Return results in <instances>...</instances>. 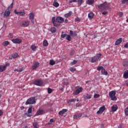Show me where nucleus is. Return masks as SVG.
Masks as SVG:
<instances>
[{"mask_svg":"<svg viewBox=\"0 0 128 128\" xmlns=\"http://www.w3.org/2000/svg\"><path fill=\"white\" fill-rule=\"evenodd\" d=\"M64 22V18L62 16H57L56 19V17L54 16L52 19V22L53 23L54 26L58 28L60 26V24H62Z\"/></svg>","mask_w":128,"mask_h":128,"instance_id":"nucleus-1","label":"nucleus"},{"mask_svg":"<svg viewBox=\"0 0 128 128\" xmlns=\"http://www.w3.org/2000/svg\"><path fill=\"white\" fill-rule=\"evenodd\" d=\"M98 8L101 10H106L110 8V4H108V2H105L104 3L98 6Z\"/></svg>","mask_w":128,"mask_h":128,"instance_id":"nucleus-2","label":"nucleus"},{"mask_svg":"<svg viewBox=\"0 0 128 128\" xmlns=\"http://www.w3.org/2000/svg\"><path fill=\"white\" fill-rule=\"evenodd\" d=\"M36 97L33 96L28 99L25 104H26V106H28V104H36Z\"/></svg>","mask_w":128,"mask_h":128,"instance_id":"nucleus-3","label":"nucleus"},{"mask_svg":"<svg viewBox=\"0 0 128 128\" xmlns=\"http://www.w3.org/2000/svg\"><path fill=\"white\" fill-rule=\"evenodd\" d=\"M100 56H102V54L100 53L98 54L96 56H94L92 58L91 62H98L100 60Z\"/></svg>","mask_w":128,"mask_h":128,"instance_id":"nucleus-4","label":"nucleus"},{"mask_svg":"<svg viewBox=\"0 0 128 128\" xmlns=\"http://www.w3.org/2000/svg\"><path fill=\"white\" fill-rule=\"evenodd\" d=\"M100 70H102L101 71L102 74H103L104 76H108V72L106 70V69H104V66H98L97 70L100 71Z\"/></svg>","mask_w":128,"mask_h":128,"instance_id":"nucleus-5","label":"nucleus"},{"mask_svg":"<svg viewBox=\"0 0 128 128\" xmlns=\"http://www.w3.org/2000/svg\"><path fill=\"white\" fill-rule=\"evenodd\" d=\"M109 96L110 98L112 100H116L117 98L116 96V92L114 91H111L109 92Z\"/></svg>","mask_w":128,"mask_h":128,"instance_id":"nucleus-6","label":"nucleus"},{"mask_svg":"<svg viewBox=\"0 0 128 128\" xmlns=\"http://www.w3.org/2000/svg\"><path fill=\"white\" fill-rule=\"evenodd\" d=\"M8 66H10V63H6L5 65H0V72H4L6 70V68Z\"/></svg>","mask_w":128,"mask_h":128,"instance_id":"nucleus-7","label":"nucleus"},{"mask_svg":"<svg viewBox=\"0 0 128 128\" xmlns=\"http://www.w3.org/2000/svg\"><path fill=\"white\" fill-rule=\"evenodd\" d=\"M42 84H44V82L42 80L40 79L36 80L34 82V84H35V86H42Z\"/></svg>","mask_w":128,"mask_h":128,"instance_id":"nucleus-8","label":"nucleus"},{"mask_svg":"<svg viewBox=\"0 0 128 128\" xmlns=\"http://www.w3.org/2000/svg\"><path fill=\"white\" fill-rule=\"evenodd\" d=\"M32 108H33V106L31 105L30 106L29 108H28V114L26 113V116H28V118H30V116H32V114H32Z\"/></svg>","mask_w":128,"mask_h":128,"instance_id":"nucleus-9","label":"nucleus"},{"mask_svg":"<svg viewBox=\"0 0 128 128\" xmlns=\"http://www.w3.org/2000/svg\"><path fill=\"white\" fill-rule=\"evenodd\" d=\"M14 12L16 14H18V16H24V14H26V12L24 10H22V12H18L16 10H14Z\"/></svg>","mask_w":128,"mask_h":128,"instance_id":"nucleus-10","label":"nucleus"},{"mask_svg":"<svg viewBox=\"0 0 128 128\" xmlns=\"http://www.w3.org/2000/svg\"><path fill=\"white\" fill-rule=\"evenodd\" d=\"M28 16H29V20H30L32 24H34V14L30 13L28 14Z\"/></svg>","mask_w":128,"mask_h":128,"instance_id":"nucleus-11","label":"nucleus"},{"mask_svg":"<svg viewBox=\"0 0 128 128\" xmlns=\"http://www.w3.org/2000/svg\"><path fill=\"white\" fill-rule=\"evenodd\" d=\"M82 90L83 88L82 87H80L78 89H76L75 91L74 92L73 94L74 96H78V94H80V92H82Z\"/></svg>","mask_w":128,"mask_h":128,"instance_id":"nucleus-12","label":"nucleus"},{"mask_svg":"<svg viewBox=\"0 0 128 128\" xmlns=\"http://www.w3.org/2000/svg\"><path fill=\"white\" fill-rule=\"evenodd\" d=\"M105 110H106V106H103L99 108V110H98L96 112V114H102V112H104Z\"/></svg>","mask_w":128,"mask_h":128,"instance_id":"nucleus-13","label":"nucleus"},{"mask_svg":"<svg viewBox=\"0 0 128 128\" xmlns=\"http://www.w3.org/2000/svg\"><path fill=\"white\" fill-rule=\"evenodd\" d=\"M30 22H28V20L22 21L21 23L22 26H23L24 28H26L27 26H28Z\"/></svg>","mask_w":128,"mask_h":128,"instance_id":"nucleus-14","label":"nucleus"},{"mask_svg":"<svg viewBox=\"0 0 128 128\" xmlns=\"http://www.w3.org/2000/svg\"><path fill=\"white\" fill-rule=\"evenodd\" d=\"M12 42H14V44H20L22 42V40L20 38H16L15 39L12 40Z\"/></svg>","mask_w":128,"mask_h":128,"instance_id":"nucleus-15","label":"nucleus"},{"mask_svg":"<svg viewBox=\"0 0 128 128\" xmlns=\"http://www.w3.org/2000/svg\"><path fill=\"white\" fill-rule=\"evenodd\" d=\"M10 10L6 9L4 14V18H8V16H10Z\"/></svg>","mask_w":128,"mask_h":128,"instance_id":"nucleus-16","label":"nucleus"},{"mask_svg":"<svg viewBox=\"0 0 128 128\" xmlns=\"http://www.w3.org/2000/svg\"><path fill=\"white\" fill-rule=\"evenodd\" d=\"M40 66V62H35L33 64V65L32 68V70H36L37 68Z\"/></svg>","mask_w":128,"mask_h":128,"instance_id":"nucleus-17","label":"nucleus"},{"mask_svg":"<svg viewBox=\"0 0 128 128\" xmlns=\"http://www.w3.org/2000/svg\"><path fill=\"white\" fill-rule=\"evenodd\" d=\"M44 112L42 110L39 109L36 112V116H40L41 114H44Z\"/></svg>","mask_w":128,"mask_h":128,"instance_id":"nucleus-18","label":"nucleus"},{"mask_svg":"<svg viewBox=\"0 0 128 128\" xmlns=\"http://www.w3.org/2000/svg\"><path fill=\"white\" fill-rule=\"evenodd\" d=\"M122 38H120L118 39L115 42V46H119V44H122Z\"/></svg>","mask_w":128,"mask_h":128,"instance_id":"nucleus-19","label":"nucleus"},{"mask_svg":"<svg viewBox=\"0 0 128 128\" xmlns=\"http://www.w3.org/2000/svg\"><path fill=\"white\" fill-rule=\"evenodd\" d=\"M82 114V113H79V114H76L74 116V118L75 120H78V118H80Z\"/></svg>","mask_w":128,"mask_h":128,"instance_id":"nucleus-20","label":"nucleus"},{"mask_svg":"<svg viewBox=\"0 0 128 128\" xmlns=\"http://www.w3.org/2000/svg\"><path fill=\"white\" fill-rule=\"evenodd\" d=\"M68 109H62V110L58 112V114L60 116H63L64 114L66 112H68Z\"/></svg>","mask_w":128,"mask_h":128,"instance_id":"nucleus-21","label":"nucleus"},{"mask_svg":"<svg viewBox=\"0 0 128 128\" xmlns=\"http://www.w3.org/2000/svg\"><path fill=\"white\" fill-rule=\"evenodd\" d=\"M86 2L87 4H89V6H92V4H94V0H88Z\"/></svg>","mask_w":128,"mask_h":128,"instance_id":"nucleus-22","label":"nucleus"},{"mask_svg":"<svg viewBox=\"0 0 128 128\" xmlns=\"http://www.w3.org/2000/svg\"><path fill=\"white\" fill-rule=\"evenodd\" d=\"M70 36H76L77 34H76V32H72V30H70Z\"/></svg>","mask_w":128,"mask_h":128,"instance_id":"nucleus-23","label":"nucleus"},{"mask_svg":"<svg viewBox=\"0 0 128 128\" xmlns=\"http://www.w3.org/2000/svg\"><path fill=\"white\" fill-rule=\"evenodd\" d=\"M37 46H36L35 44H33L32 46H30V48L32 50H33V52H36V48H37Z\"/></svg>","mask_w":128,"mask_h":128,"instance_id":"nucleus-24","label":"nucleus"},{"mask_svg":"<svg viewBox=\"0 0 128 128\" xmlns=\"http://www.w3.org/2000/svg\"><path fill=\"white\" fill-rule=\"evenodd\" d=\"M124 78H128V70L125 71L123 74Z\"/></svg>","mask_w":128,"mask_h":128,"instance_id":"nucleus-25","label":"nucleus"},{"mask_svg":"<svg viewBox=\"0 0 128 128\" xmlns=\"http://www.w3.org/2000/svg\"><path fill=\"white\" fill-rule=\"evenodd\" d=\"M118 106L116 105L113 106L112 107V112H116V110H118Z\"/></svg>","mask_w":128,"mask_h":128,"instance_id":"nucleus-26","label":"nucleus"},{"mask_svg":"<svg viewBox=\"0 0 128 128\" xmlns=\"http://www.w3.org/2000/svg\"><path fill=\"white\" fill-rule=\"evenodd\" d=\"M50 32L52 34H54V32H56V28L54 27H51Z\"/></svg>","mask_w":128,"mask_h":128,"instance_id":"nucleus-27","label":"nucleus"},{"mask_svg":"<svg viewBox=\"0 0 128 128\" xmlns=\"http://www.w3.org/2000/svg\"><path fill=\"white\" fill-rule=\"evenodd\" d=\"M32 126H34V128H38L40 127V125H38V122H33Z\"/></svg>","mask_w":128,"mask_h":128,"instance_id":"nucleus-28","label":"nucleus"},{"mask_svg":"<svg viewBox=\"0 0 128 128\" xmlns=\"http://www.w3.org/2000/svg\"><path fill=\"white\" fill-rule=\"evenodd\" d=\"M72 12H70L68 13L65 14L64 16V18H70V16H72Z\"/></svg>","mask_w":128,"mask_h":128,"instance_id":"nucleus-29","label":"nucleus"},{"mask_svg":"<svg viewBox=\"0 0 128 128\" xmlns=\"http://www.w3.org/2000/svg\"><path fill=\"white\" fill-rule=\"evenodd\" d=\"M88 16L89 18H92L94 16V14L92 12H90L88 14Z\"/></svg>","mask_w":128,"mask_h":128,"instance_id":"nucleus-30","label":"nucleus"},{"mask_svg":"<svg viewBox=\"0 0 128 128\" xmlns=\"http://www.w3.org/2000/svg\"><path fill=\"white\" fill-rule=\"evenodd\" d=\"M70 34H68L66 36V40H68V42H70L72 40V37L70 36Z\"/></svg>","mask_w":128,"mask_h":128,"instance_id":"nucleus-31","label":"nucleus"},{"mask_svg":"<svg viewBox=\"0 0 128 128\" xmlns=\"http://www.w3.org/2000/svg\"><path fill=\"white\" fill-rule=\"evenodd\" d=\"M2 44L4 46H6L10 44V42L8 41H4L2 42Z\"/></svg>","mask_w":128,"mask_h":128,"instance_id":"nucleus-32","label":"nucleus"},{"mask_svg":"<svg viewBox=\"0 0 128 128\" xmlns=\"http://www.w3.org/2000/svg\"><path fill=\"white\" fill-rule=\"evenodd\" d=\"M68 34H64V32H62V34L60 36L61 38H66V36Z\"/></svg>","mask_w":128,"mask_h":128,"instance_id":"nucleus-33","label":"nucleus"},{"mask_svg":"<svg viewBox=\"0 0 128 128\" xmlns=\"http://www.w3.org/2000/svg\"><path fill=\"white\" fill-rule=\"evenodd\" d=\"M43 46H48V42L46 40H44L43 42Z\"/></svg>","mask_w":128,"mask_h":128,"instance_id":"nucleus-34","label":"nucleus"},{"mask_svg":"<svg viewBox=\"0 0 128 128\" xmlns=\"http://www.w3.org/2000/svg\"><path fill=\"white\" fill-rule=\"evenodd\" d=\"M53 6L55 8H58V6H60V4H58V2H54L53 3Z\"/></svg>","mask_w":128,"mask_h":128,"instance_id":"nucleus-35","label":"nucleus"},{"mask_svg":"<svg viewBox=\"0 0 128 128\" xmlns=\"http://www.w3.org/2000/svg\"><path fill=\"white\" fill-rule=\"evenodd\" d=\"M76 98H73V99H70L68 102V104H70L72 102H76Z\"/></svg>","mask_w":128,"mask_h":128,"instance_id":"nucleus-36","label":"nucleus"},{"mask_svg":"<svg viewBox=\"0 0 128 128\" xmlns=\"http://www.w3.org/2000/svg\"><path fill=\"white\" fill-rule=\"evenodd\" d=\"M124 66H128V60H125L123 62Z\"/></svg>","mask_w":128,"mask_h":128,"instance_id":"nucleus-37","label":"nucleus"},{"mask_svg":"<svg viewBox=\"0 0 128 128\" xmlns=\"http://www.w3.org/2000/svg\"><path fill=\"white\" fill-rule=\"evenodd\" d=\"M24 70V68H20V69H16L14 72H22Z\"/></svg>","mask_w":128,"mask_h":128,"instance_id":"nucleus-38","label":"nucleus"},{"mask_svg":"<svg viewBox=\"0 0 128 128\" xmlns=\"http://www.w3.org/2000/svg\"><path fill=\"white\" fill-rule=\"evenodd\" d=\"M50 66H54V64H56V62L54 61V60H50Z\"/></svg>","mask_w":128,"mask_h":128,"instance_id":"nucleus-39","label":"nucleus"},{"mask_svg":"<svg viewBox=\"0 0 128 128\" xmlns=\"http://www.w3.org/2000/svg\"><path fill=\"white\" fill-rule=\"evenodd\" d=\"M78 2V0H71L68 2V4H72V2Z\"/></svg>","mask_w":128,"mask_h":128,"instance_id":"nucleus-40","label":"nucleus"},{"mask_svg":"<svg viewBox=\"0 0 128 128\" xmlns=\"http://www.w3.org/2000/svg\"><path fill=\"white\" fill-rule=\"evenodd\" d=\"M122 4H128V0H122Z\"/></svg>","mask_w":128,"mask_h":128,"instance_id":"nucleus-41","label":"nucleus"},{"mask_svg":"<svg viewBox=\"0 0 128 128\" xmlns=\"http://www.w3.org/2000/svg\"><path fill=\"white\" fill-rule=\"evenodd\" d=\"M100 96L99 94H94V98H100Z\"/></svg>","mask_w":128,"mask_h":128,"instance_id":"nucleus-42","label":"nucleus"},{"mask_svg":"<svg viewBox=\"0 0 128 128\" xmlns=\"http://www.w3.org/2000/svg\"><path fill=\"white\" fill-rule=\"evenodd\" d=\"M82 2H83V0H78V4H79V6H82Z\"/></svg>","mask_w":128,"mask_h":128,"instance_id":"nucleus-43","label":"nucleus"},{"mask_svg":"<svg viewBox=\"0 0 128 128\" xmlns=\"http://www.w3.org/2000/svg\"><path fill=\"white\" fill-rule=\"evenodd\" d=\"M14 6V2H12L11 4L9 6V7L8 8H7L8 10H12V6Z\"/></svg>","mask_w":128,"mask_h":128,"instance_id":"nucleus-44","label":"nucleus"},{"mask_svg":"<svg viewBox=\"0 0 128 128\" xmlns=\"http://www.w3.org/2000/svg\"><path fill=\"white\" fill-rule=\"evenodd\" d=\"M71 65L74 66L76 64H78V61L76 60H74L72 62H71Z\"/></svg>","mask_w":128,"mask_h":128,"instance_id":"nucleus-45","label":"nucleus"},{"mask_svg":"<svg viewBox=\"0 0 128 128\" xmlns=\"http://www.w3.org/2000/svg\"><path fill=\"white\" fill-rule=\"evenodd\" d=\"M75 52H76V51H74V50H72L70 52V56H74V54Z\"/></svg>","mask_w":128,"mask_h":128,"instance_id":"nucleus-46","label":"nucleus"},{"mask_svg":"<svg viewBox=\"0 0 128 128\" xmlns=\"http://www.w3.org/2000/svg\"><path fill=\"white\" fill-rule=\"evenodd\" d=\"M70 70L71 72H76V68H74L71 67L70 68Z\"/></svg>","mask_w":128,"mask_h":128,"instance_id":"nucleus-47","label":"nucleus"},{"mask_svg":"<svg viewBox=\"0 0 128 128\" xmlns=\"http://www.w3.org/2000/svg\"><path fill=\"white\" fill-rule=\"evenodd\" d=\"M13 58H18V54H15L12 56Z\"/></svg>","mask_w":128,"mask_h":128,"instance_id":"nucleus-48","label":"nucleus"},{"mask_svg":"<svg viewBox=\"0 0 128 128\" xmlns=\"http://www.w3.org/2000/svg\"><path fill=\"white\" fill-rule=\"evenodd\" d=\"M52 92V88H48V94H50Z\"/></svg>","mask_w":128,"mask_h":128,"instance_id":"nucleus-49","label":"nucleus"},{"mask_svg":"<svg viewBox=\"0 0 128 128\" xmlns=\"http://www.w3.org/2000/svg\"><path fill=\"white\" fill-rule=\"evenodd\" d=\"M86 98H87L88 100H90V99L92 98V96L88 94H87Z\"/></svg>","mask_w":128,"mask_h":128,"instance_id":"nucleus-50","label":"nucleus"},{"mask_svg":"<svg viewBox=\"0 0 128 128\" xmlns=\"http://www.w3.org/2000/svg\"><path fill=\"white\" fill-rule=\"evenodd\" d=\"M8 38H14V36L10 33L8 35Z\"/></svg>","mask_w":128,"mask_h":128,"instance_id":"nucleus-51","label":"nucleus"},{"mask_svg":"<svg viewBox=\"0 0 128 128\" xmlns=\"http://www.w3.org/2000/svg\"><path fill=\"white\" fill-rule=\"evenodd\" d=\"M123 15H124V14L122 13V12H119V16H120V18H122V16Z\"/></svg>","mask_w":128,"mask_h":128,"instance_id":"nucleus-52","label":"nucleus"},{"mask_svg":"<svg viewBox=\"0 0 128 128\" xmlns=\"http://www.w3.org/2000/svg\"><path fill=\"white\" fill-rule=\"evenodd\" d=\"M76 108H78L79 106H80V103H77L76 104Z\"/></svg>","mask_w":128,"mask_h":128,"instance_id":"nucleus-53","label":"nucleus"},{"mask_svg":"<svg viewBox=\"0 0 128 128\" xmlns=\"http://www.w3.org/2000/svg\"><path fill=\"white\" fill-rule=\"evenodd\" d=\"M108 14V12H106V11L102 12V14H104V16H106V14Z\"/></svg>","mask_w":128,"mask_h":128,"instance_id":"nucleus-54","label":"nucleus"},{"mask_svg":"<svg viewBox=\"0 0 128 128\" xmlns=\"http://www.w3.org/2000/svg\"><path fill=\"white\" fill-rule=\"evenodd\" d=\"M76 22H80V18H77L76 19Z\"/></svg>","mask_w":128,"mask_h":128,"instance_id":"nucleus-55","label":"nucleus"},{"mask_svg":"<svg viewBox=\"0 0 128 128\" xmlns=\"http://www.w3.org/2000/svg\"><path fill=\"white\" fill-rule=\"evenodd\" d=\"M124 48H128V44H126L124 46Z\"/></svg>","mask_w":128,"mask_h":128,"instance_id":"nucleus-56","label":"nucleus"},{"mask_svg":"<svg viewBox=\"0 0 128 128\" xmlns=\"http://www.w3.org/2000/svg\"><path fill=\"white\" fill-rule=\"evenodd\" d=\"M2 114H3L2 111V110H0V116H2Z\"/></svg>","mask_w":128,"mask_h":128,"instance_id":"nucleus-57","label":"nucleus"},{"mask_svg":"<svg viewBox=\"0 0 128 128\" xmlns=\"http://www.w3.org/2000/svg\"><path fill=\"white\" fill-rule=\"evenodd\" d=\"M50 122H54V119L52 118L50 120Z\"/></svg>","mask_w":128,"mask_h":128,"instance_id":"nucleus-58","label":"nucleus"},{"mask_svg":"<svg viewBox=\"0 0 128 128\" xmlns=\"http://www.w3.org/2000/svg\"><path fill=\"white\" fill-rule=\"evenodd\" d=\"M68 19L65 20V23L66 24H68Z\"/></svg>","mask_w":128,"mask_h":128,"instance_id":"nucleus-59","label":"nucleus"},{"mask_svg":"<svg viewBox=\"0 0 128 128\" xmlns=\"http://www.w3.org/2000/svg\"><path fill=\"white\" fill-rule=\"evenodd\" d=\"M65 84L68 86V82H65Z\"/></svg>","mask_w":128,"mask_h":128,"instance_id":"nucleus-60","label":"nucleus"},{"mask_svg":"<svg viewBox=\"0 0 128 128\" xmlns=\"http://www.w3.org/2000/svg\"><path fill=\"white\" fill-rule=\"evenodd\" d=\"M126 84L127 86H128V82H126Z\"/></svg>","mask_w":128,"mask_h":128,"instance_id":"nucleus-61","label":"nucleus"},{"mask_svg":"<svg viewBox=\"0 0 128 128\" xmlns=\"http://www.w3.org/2000/svg\"><path fill=\"white\" fill-rule=\"evenodd\" d=\"M76 100V102H79V100H78V98H77Z\"/></svg>","mask_w":128,"mask_h":128,"instance_id":"nucleus-62","label":"nucleus"},{"mask_svg":"<svg viewBox=\"0 0 128 128\" xmlns=\"http://www.w3.org/2000/svg\"><path fill=\"white\" fill-rule=\"evenodd\" d=\"M24 108V106L22 107V108Z\"/></svg>","mask_w":128,"mask_h":128,"instance_id":"nucleus-63","label":"nucleus"}]
</instances>
